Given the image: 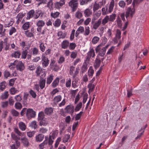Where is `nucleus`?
<instances>
[{
    "instance_id": "60",
    "label": "nucleus",
    "mask_w": 149,
    "mask_h": 149,
    "mask_svg": "<svg viewBox=\"0 0 149 149\" xmlns=\"http://www.w3.org/2000/svg\"><path fill=\"white\" fill-rule=\"evenodd\" d=\"M29 92L33 98L34 99L36 98L37 96V95L35 91H34L33 90L31 89L29 91Z\"/></svg>"
},
{
    "instance_id": "11",
    "label": "nucleus",
    "mask_w": 149,
    "mask_h": 149,
    "mask_svg": "<svg viewBox=\"0 0 149 149\" xmlns=\"http://www.w3.org/2000/svg\"><path fill=\"white\" fill-rule=\"evenodd\" d=\"M50 68L55 71H57L59 69V67L56 63L55 61L53 59H51L50 64Z\"/></svg>"
},
{
    "instance_id": "10",
    "label": "nucleus",
    "mask_w": 149,
    "mask_h": 149,
    "mask_svg": "<svg viewBox=\"0 0 149 149\" xmlns=\"http://www.w3.org/2000/svg\"><path fill=\"white\" fill-rule=\"evenodd\" d=\"M65 110L66 113L72 115L74 111V107L72 104L68 105L65 108Z\"/></svg>"
},
{
    "instance_id": "5",
    "label": "nucleus",
    "mask_w": 149,
    "mask_h": 149,
    "mask_svg": "<svg viewBox=\"0 0 149 149\" xmlns=\"http://www.w3.org/2000/svg\"><path fill=\"white\" fill-rule=\"evenodd\" d=\"M135 13L134 8H132L130 7H128L126 11L125 17L127 18L129 17L130 15L132 17Z\"/></svg>"
},
{
    "instance_id": "46",
    "label": "nucleus",
    "mask_w": 149,
    "mask_h": 149,
    "mask_svg": "<svg viewBox=\"0 0 149 149\" xmlns=\"http://www.w3.org/2000/svg\"><path fill=\"white\" fill-rule=\"evenodd\" d=\"M116 15L114 13H112L109 16V20L111 22H113L115 19Z\"/></svg>"
},
{
    "instance_id": "61",
    "label": "nucleus",
    "mask_w": 149,
    "mask_h": 149,
    "mask_svg": "<svg viewBox=\"0 0 149 149\" xmlns=\"http://www.w3.org/2000/svg\"><path fill=\"white\" fill-rule=\"evenodd\" d=\"M15 108L17 109H20L22 108L21 104L19 102H16L15 104Z\"/></svg>"
},
{
    "instance_id": "63",
    "label": "nucleus",
    "mask_w": 149,
    "mask_h": 149,
    "mask_svg": "<svg viewBox=\"0 0 149 149\" xmlns=\"http://www.w3.org/2000/svg\"><path fill=\"white\" fill-rule=\"evenodd\" d=\"M69 48L70 50H74L76 46V44L73 42L70 43L69 44Z\"/></svg>"
},
{
    "instance_id": "59",
    "label": "nucleus",
    "mask_w": 149,
    "mask_h": 149,
    "mask_svg": "<svg viewBox=\"0 0 149 149\" xmlns=\"http://www.w3.org/2000/svg\"><path fill=\"white\" fill-rule=\"evenodd\" d=\"M4 76L5 78L7 79L8 77H11L10 73L7 70H6L3 73Z\"/></svg>"
},
{
    "instance_id": "8",
    "label": "nucleus",
    "mask_w": 149,
    "mask_h": 149,
    "mask_svg": "<svg viewBox=\"0 0 149 149\" xmlns=\"http://www.w3.org/2000/svg\"><path fill=\"white\" fill-rule=\"evenodd\" d=\"M121 31L119 29H117L115 37L113 41L115 43H117L118 42H120V40L121 37Z\"/></svg>"
},
{
    "instance_id": "29",
    "label": "nucleus",
    "mask_w": 149,
    "mask_h": 149,
    "mask_svg": "<svg viewBox=\"0 0 149 149\" xmlns=\"http://www.w3.org/2000/svg\"><path fill=\"white\" fill-rule=\"evenodd\" d=\"M29 47H27L25 48V49L23 50L22 54V58L23 59H25L26 57V56L27 54V50L29 49Z\"/></svg>"
},
{
    "instance_id": "47",
    "label": "nucleus",
    "mask_w": 149,
    "mask_h": 149,
    "mask_svg": "<svg viewBox=\"0 0 149 149\" xmlns=\"http://www.w3.org/2000/svg\"><path fill=\"white\" fill-rule=\"evenodd\" d=\"M88 87L89 88L88 92L89 93L93 91L94 88V85L92 83H90L88 85Z\"/></svg>"
},
{
    "instance_id": "21",
    "label": "nucleus",
    "mask_w": 149,
    "mask_h": 149,
    "mask_svg": "<svg viewBox=\"0 0 149 149\" xmlns=\"http://www.w3.org/2000/svg\"><path fill=\"white\" fill-rule=\"evenodd\" d=\"M43 72V69L40 65H39L36 70L35 73L36 76L37 77L40 76L41 74Z\"/></svg>"
},
{
    "instance_id": "49",
    "label": "nucleus",
    "mask_w": 149,
    "mask_h": 149,
    "mask_svg": "<svg viewBox=\"0 0 149 149\" xmlns=\"http://www.w3.org/2000/svg\"><path fill=\"white\" fill-rule=\"evenodd\" d=\"M101 63L100 60L96 58L94 64V66L95 68H97L100 66Z\"/></svg>"
},
{
    "instance_id": "14",
    "label": "nucleus",
    "mask_w": 149,
    "mask_h": 149,
    "mask_svg": "<svg viewBox=\"0 0 149 149\" xmlns=\"http://www.w3.org/2000/svg\"><path fill=\"white\" fill-rule=\"evenodd\" d=\"M93 25V29L96 30L100 25L101 24V19H99L96 22L91 23Z\"/></svg>"
},
{
    "instance_id": "15",
    "label": "nucleus",
    "mask_w": 149,
    "mask_h": 149,
    "mask_svg": "<svg viewBox=\"0 0 149 149\" xmlns=\"http://www.w3.org/2000/svg\"><path fill=\"white\" fill-rule=\"evenodd\" d=\"M48 137L47 136L45 137V140L41 143L39 145V149H43L46 147L48 143Z\"/></svg>"
},
{
    "instance_id": "41",
    "label": "nucleus",
    "mask_w": 149,
    "mask_h": 149,
    "mask_svg": "<svg viewBox=\"0 0 149 149\" xmlns=\"http://www.w3.org/2000/svg\"><path fill=\"white\" fill-rule=\"evenodd\" d=\"M54 76L52 74H50L47 78V84H49L52 82Z\"/></svg>"
},
{
    "instance_id": "31",
    "label": "nucleus",
    "mask_w": 149,
    "mask_h": 149,
    "mask_svg": "<svg viewBox=\"0 0 149 149\" xmlns=\"http://www.w3.org/2000/svg\"><path fill=\"white\" fill-rule=\"evenodd\" d=\"M107 39L106 38H105L104 40L103 41V42L102 43V44H100L99 45L96 47L95 49V51L96 52H98L100 50V47L104 45L107 42Z\"/></svg>"
},
{
    "instance_id": "22",
    "label": "nucleus",
    "mask_w": 149,
    "mask_h": 149,
    "mask_svg": "<svg viewBox=\"0 0 149 149\" xmlns=\"http://www.w3.org/2000/svg\"><path fill=\"white\" fill-rule=\"evenodd\" d=\"M49 119L50 118H48L47 119H42V120H40L39 123V125L40 126H46L49 124L48 120H49Z\"/></svg>"
},
{
    "instance_id": "50",
    "label": "nucleus",
    "mask_w": 149,
    "mask_h": 149,
    "mask_svg": "<svg viewBox=\"0 0 149 149\" xmlns=\"http://www.w3.org/2000/svg\"><path fill=\"white\" fill-rule=\"evenodd\" d=\"M27 42L24 41H21L19 43V45L22 48V49L23 50V49H25V48L26 47H28L27 46ZM28 47H29V46Z\"/></svg>"
},
{
    "instance_id": "27",
    "label": "nucleus",
    "mask_w": 149,
    "mask_h": 149,
    "mask_svg": "<svg viewBox=\"0 0 149 149\" xmlns=\"http://www.w3.org/2000/svg\"><path fill=\"white\" fill-rule=\"evenodd\" d=\"M84 27L82 26H79L76 31L75 36L77 37L79 34L84 33Z\"/></svg>"
},
{
    "instance_id": "26",
    "label": "nucleus",
    "mask_w": 149,
    "mask_h": 149,
    "mask_svg": "<svg viewBox=\"0 0 149 149\" xmlns=\"http://www.w3.org/2000/svg\"><path fill=\"white\" fill-rule=\"evenodd\" d=\"M44 138V135L42 134H39L36 136V141L37 142H40L43 140Z\"/></svg>"
},
{
    "instance_id": "57",
    "label": "nucleus",
    "mask_w": 149,
    "mask_h": 149,
    "mask_svg": "<svg viewBox=\"0 0 149 149\" xmlns=\"http://www.w3.org/2000/svg\"><path fill=\"white\" fill-rule=\"evenodd\" d=\"M17 79L16 78H13L10 79L9 81V85L10 86H13L15 82V80Z\"/></svg>"
},
{
    "instance_id": "44",
    "label": "nucleus",
    "mask_w": 149,
    "mask_h": 149,
    "mask_svg": "<svg viewBox=\"0 0 149 149\" xmlns=\"http://www.w3.org/2000/svg\"><path fill=\"white\" fill-rule=\"evenodd\" d=\"M7 84L5 81L2 82L0 83V89L3 91L6 88Z\"/></svg>"
},
{
    "instance_id": "28",
    "label": "nucleus",
    "mask_w": 149,
    "mask_h": 149,
    "mask_svg": "<svg viewBox=\"0 0 149 149\" xmlns=\"http://www.w3.org/2000/svg\"><path fill=\"white\" fill-rule=\"evenodd\" d=\"M31 52L32 55L34 56L37 55L39 52L38 49L36 47H34L31 49Z\"/></svg>"
},
{
    "instance_id": "12",
    "label": "nucleus",
    "mask_w": 149,
    "mask_h": 149,
    "mask_svg": "<svg viewBox=\"0 0 149 149\" xmlns=\"http://www.w3.org/2000/svg\"><path fill=\"white\" fill-rule=\"evenodd\" d=\"M65 4V2L62 0H60L59 1H56L54 4V8L59 10Z\"/></svg>"
},
{
    "instance_id": "51",
    "label": "nucleus",
    "mask_w": 149,
    "mask_h": 149,
    "mask_svg": "<svg viewBox=\"0 0 149 149\" xmlns=\"http://www.w3.org/2000/svg\"><path fill=\"white\" fill-rule=\"evenodd\" d=\"M61 96L60 95H58L55 96L53 99L54 102L57 103L59 102L61 100Z\"/></svg>"
},
{
    "instance_id": "38",
    "label": "nucleus",
    "mask_w": 149,
    "mask_h": 149,
    "mask_svg": "<svg viewBox=\"0 0 149 149\" xmlns=\"http://www.w3.org/2000/svg\"><path fill=\"white\" fill-rule=\"evenodd\" d=\"M109 16L106 15L101 21V23L103 25H104L108 23L109 20Z\"/></svg>"
},
{
    "instance_id": "30",
    "label": "nucleus",
    "mask_w": 149,
    "mask_h": 149,
    "mask_svg": "<svg viewBox=\"0 0 149 149\" xmlns=\"http://www.w3.org/2000/svg\"><path fill=\"white\" fill-rule=\"evenodd\" d=\"M34 12V10H32L29 11L27 14L26 19H29L33 17Z\"/></svg>"
},
{
    "instance_id": "37",
    "label": "nucleus",
    "mask_w": 149,
    "mask_h": 149,
    "mask_svg": "<svg viewBox=\"0 0 149 149\" xmlns=\"http://www.w3.org/2000/svg\"><path fill=\"white\" fill-rule=\"evenodd\" d=\"M10 93L12 95H14L17 93L19 91L14 87H12L9 90Z\"/></svg>"
},
{
    "instance_id": "56",
    "label": "nucleus",
    "mask_w": 149,
    "mask_h": 149,
    "mask_svg": "<svg viewBox=\"0 0 149 149\" xmlns=\"http://www.w3.org/2000/svg\"><path fill=\"white\" fill-rule=\"evenodd\" d=\"M82 104L81 102H80L76 106L75 108V111H79L82 107Z\"/></svg>"
},
{
    "instance_id": "9",
    "label": "nucleus",
    "mask_w": 149,
    "mask_h": 149,
    "mask_svg": "<svg viewBox=\"0 0 149 149\" xmlns=\"http://www.w3.org/2000/svg\"><path fill=\"white\" fill-rule=\"evenodd\" d=\"M95 56V54L94 50L93 48L91 49L87 53V55L86 57V62H88L91 56L94 57Z\"/></svg>"
},
{
    "instance_id": "53",
    "label": "nucleus",
    "mask_w": 149,
    "mask_h": 149,
    "mask_svg": "<svg viewBox=\"0 0 149 149\" xmlns=\"http://www.w3.org/2000/svg\"><path fill=\"white\" fill-rule=\"evenodd\" d=\"M29 126L33 128L34 129L37 127V122L36 121H33L30 123Z\"/></svg>"
},
{
    "instance_id": "52",
    "label": "nucleus",
    "mask_w": 149,
    "mask_h": 149,
    "mask_svg": "<svg viewBox=\"0 0 149 149\" xmlns=\"http://www.w3.org/2000/svg\"><path fill=\"white\" fill-rule=\"evenodd\" d=\"M45 117V115L44 112L41 111L39 112L38 114V120H41L43 119Z\"/></svg>"
},
{
    "instance_id": "62",
    "label": "nucleus",
    "mask_w": 149,
    "mask_h": 149,
    "mask_svg": "<svg viewBox=\"0 0 149 149\" xmlns=\"http://www.w3.org/2000/svg\"><path fill=\"white\" fill-rule=\"evenodd\" d=\"M59 14V12H56L54 13L52 12L50 14V15L51 17L55 18L58 16Z\"/></svg>"
},
{
    "instance_id": "36",
    "label": "nucleus",
    "mask_w": 149,
    "mask_h": 149,
    "mask_svg": "<svg viewBox=\"0 0 149 149\" xmlns=\"http://www.w3.org/2000/svg\"><path fill=\"white\" fill-rule=\"evenodd\" d=\"M75 17L78 19H81L83 16V14L81 11H77L75 13Z\"/></svg>"
},
{
    "instance_id": "48",
    "label": "nucleus",
    "mask_w": 149,
    "mask_h": 149,
    "mask_svg": "<svg viewBox=\"0 0 149 149\" xmlns=\"http://www.w3.org/2000/svg\"><path fill=\"white\" fill-rule=\"evenodd\" d=\"M30 26V23L29 22L25 23L22 26V28L24 30L28 29Z\"/></svg>"
},
{
    "instance_id": "42",
    "label": "nucleus",
    "mask_w": 149,
    "mask_h": 149,
    "mask_svg": "<svg viewBox=\"0 0 149 149\" xmlns=\"http://www.w3.org/2000/svg\"><path fill=\"white\" fill-rule=\"evenodd\" d=\"M14 131L19 136H22L24 135V133L20 132L17 128H15Z\"/></svg>"
},
{
    "instance_id": "64",
    "label": "nucleus",
    "mask_w": 149,
    "mask_h": 149,
    "mask_svg": "<svg viewBox=\"0 0 149 149\" xmlns=\"http://www.w3.org/2000/svg\"><path fill=\"white\" fill-rule=\"evenodd\" d=\"M70 135L69 134H66L64 135L63 138V142L65 143L68 141L70 139Z\"/></svg>"
},
{
    "instance_id": "17",
    "label": "nucleus",
    "mask_w": 149,
    "mask_h": 149,
    "mask_svg": "<svg viewBox=\"0 0 149 149\" xmlns=\"http://www.w3.org/2000/svg\"><path fill=\"white\" fill-rule=\"evenodd\" d=\"M69 42L67 40H63L61 43V47L62 49H67L69 46Z\"/></svg>"
},
{
    "instance_id": "3",
    "label": "nucleus",
    "mask_w": 149,
    "mask_h": 149,
    "mask_svg": "<svg viewBox=\"0 0 149 149\" xmlns=\"http://www.w3.org/2000/svg\"><path fill=\"white\" fill-rule=\"evenodd\" d=\"M46 74V72H44L40 77V79L39 82V84L40 87L41 89H42L45 86L46 80L44 79L43 78L45 76Z\"/></svg>"
},
{
    "instance_id": "54",
    "label": "nucleus",
    "mask_w": 149,
    "mask_h": 149,
    "mask_svg": "<svg viewBox=\"0 0 149 149\" xmlns=\"http://www.w3.org/2000/svg\"><path fill=\"white\" fill-rule=\"evenodd\" d=\"M61 23V21L60 19H57L55 21V22L53 23V25L56 27H58L59 26Z\"/></svg>"
},
{
    "instance_id": "20",
    "label": "nucleus",
    "mask_w": 149,
    "mask_h": 149,
    "mask_svg": "<svg viewBox=\"0 0 149 149\" xmlns=\"http://www.w3.org/2000/svg\"><path fill=\"white\" fill-rule=\"evenodd\" d=\"M109 46V45H107L103 48L100 51L99 54L100 56L103 57L104 56L105 54L106 50L108 48Z\"/></svg>"
},
{
    "instance_id": "40",
    "label": "nucleus",
    "mask_w": 149,
    "mask_h": 149,
    "mask_svg": "<svg viewBox=\"0 0 149 149\" xmlns=\"http://www.w3.org/2000/svg\"><path fill=\"white\" fill-rule=\"evenodd\" d=\"M101 7V6L98 3L95 2L93 6V10L94 12L97 10L99 8Z\"/></svg>"
},
{
    "instance_id": "25",
    "label": "nucleus",
    "mask_w": 149,
    "mask_h": 149,
    "mask_svg": "<svg viewBox=\"0 0 149 149\" xmlns=\"http://www.w3.org/2000/svg\"><path fill=\"white\" fill-rule=\"evenodd\" d=\"M21 55L20 52L19 51H14L10 55L12 57H14L16 58H19Z\"/></svg>"
},
{
    "instance_id": "34",
    "label": "nucleus",
    "mask_w": 149,
    "mask_h": 149,
    "mask_svg": "<svg viewBox=\"0 0 149 149\" xmlns=\"http://www.w3.org/2000/svg\"><path fill=\"white\" fill-rule=\"evenodd\" d=\"M59 81V78L58 77L56 78L52 83V86L54 88H55L57 86L58 84Z\"/></svg>"
},
{
    "instance_id": "16",
    "label": "nucleus",
    "mask_w": 149,
    "mask_h": 149,
    "mask_svg": "<svg viewBox=\"0 0 149 149\" xmlns=\"http://www.w3.org/2000/svg\"><path fill=\"white\" fill-rule=\"evenodd\" d=\"M20 140L21 141L22 143L24 146L28 147L29 146V142L27 138L24 137L21 138Z\"/></svg>"
},
{
    "instance_id": "2",
    "label": "nucleus",
    "mask_w": 149,
    "mask_h": 149,
    "mask_svg": "<svg viewBox=\"0 0 149 149\" xmlns=\"http://www.w3.org/2000/svg\"><path fill=\"white\" fill-rule=\"evenodd\" d=\"M57 134V133L54 131H53L50 133L48 142L49 145H51L54 142V139L56 137Z\"/></svg>"
},
{
    "instance_id": "33",
    "label": "nucleus",
    "mask_w": 149,
    "mask_h": 149,
    "mask_svg": "<svg viewBox=\"0 0 149 149\" xmlns=\"http://www.w3.org/2000/svg\"><path fill=\"white\" fill-rule=\"evenodd\" d=\"M29 95V94L26 92H24V96L23 97V104H26V102L27 100V99Z\"/></svg>"
},
{
    "instance_id": "55",
    "label": "nucleus",
    "mask_w": 149,
    "mask_h": 149,
    "mask_svg": "<svg viewBox=\"0 0 149 149\" xmlns=\"http://www.w3.org/2000/svg\"><path fill=\"white\" fill-rule=\"evenodd\" d=\"M39 48L42 52H44L46 49V47L43 43L41 42L39 45Z\"/></svg>"
},
{
    "instance_id": "32",
    "label": "nucleus",
    "mask_w": 149,
    "mask_h": 149,
    "mask_svg": "<svg viewBox=\"0 0 149 149\" xmlns=\"http://www.w3.org/2000/svg\"><path fill=\"white\" fill-rule=\"evenodd\" d=\"M53 3L52 0H49L47 3V6L50 10H53Z\"/></svg>"
},
{
    "instance_id": "35",
    "label": "nucleus",
    "mask_w": 149,
    "mask_h": 149,
    "mask_svg": "<svg viewBox=\"0 0 149 149\" xmlns=\"http://www.w3.org/2000/svg\"><path fill=\"white\" fill-rule=\"evenodd\" d=\"M33 31L31 32L29 30L26 31L24 32L25 34L28 38H31L33 36Z\"/></svg>"
},
{
    "instance_id": "7",
    "label": "nucleus",
    "mask_w": 149,
    "mask_h": 149,
    "mask_svg": "<svg viewBox=\"0 0 149 149\" xmlns=\"http://www.w3.org/2000/svg\"><path fill=\"white\" fill-rule=\"evenodd\" d=\"M41 61L42 67L45 68L47 67L49 63V60L46 56L42 55L41 58Z\"/></svg>"
},
{
    "instance_id": "39",
    "label": "nucleus",
    "mask_w": 149,
    "mask_h": 149,
    "mask_svg": "<svg viewBox=\"0 0 149 149\" xmlns=\"http://www.w3.org/2000/svg\"><path fill=\"white\" fill-rule=\"evenodd\" d=\"M86 62H85L83 64V65L82 66L81 68V72L82 73H84L85 72H86L87 70V64H86Z\"/></svg>"
},
{
    "instance_id": "18",
    "label": "nucleus",
    "mask_w": 149,
    "mask_h": 149,
    "mask_svg": "<svg viewBox=\"0 0 149 149\" xmlns=\"http://www.w3.org/2000/svg\"><path fill=\"white\" fill-rule=\"evenodd\" d=\"M114 5V0H112L110 3L108 11H107V13H110L113 11Z\"/></svg>"
},
{
    "instance_id": "4",
    "label": "nucleus",
    "mask_w": 149,
    "mask_h": 149,
    "mask_svg": "<svg viewBox=\"0 0 149 149\" xmlns=\"http://www.w3.org/2000/svg\"><path fill=\"white\" fill-rule=\"evenodd\" d=\"M36 115V112L32 109H27L26 116L29 119L34 118Z\"/></svg>"
},
{
    "instance_id": "43",
    "label": "nucleus",
    "mask_w": 149,
    "mask_h": 149,
    "mask_svg": "<svg viewBox=\"0 0 149 149\" xmlns=\"http://www.w3.org/2000/svg\"><path fill=\"white\" fill-rule=\"evenodd\" d=\"M92 0H79L80 4L81 5H84L91 2Z\"/></svg>"
},
{
    "instance_id": "19",
    "label": "nucleus",
    "mask_w": 149,
    "mask_h": 149,
    "mask_svg": "<svg viewBox=\"0 0 149 149\" xmlns=\"http://www.w3.org/2000/svg\"><path fill=\"white\" fill-rule=\"evenodd\" d=\"M84 14L85 17H89L92 15V12L91 9L87 8L84 11Z\"/></svg>"
},
{
    "instance_id": "23",
    "label": "nucleus",
    "mask_w": 149,
    "mask_h": 149,
    "mask_svg": "<svg viewBox=\"0 0 149 149\" xmlns=\"http://www.w3.org/2000/svg\"><path fill=\"white\" fill-rule=\"evenodd\" d=\"M53 109L51 107L45 108L44 112L45 114L48 115H51L53 112Z\"/></svg>"
},
{
    "instance_id": "45",
    "label": "nucleus",
    "mask_w": 149,
    "mask_h": 149,
    "mask_svg": "<svg viewBox=\"0 0 149 149\" xmlns=\"http://www.w3.org/2000/svg\"><path fill=\"white\" fill-rule=\"evenodd\" d=\"M9 95L8 92L5 91L1 95V98L2 100L6 99L8 97Z\"/></svg>"
},
{
    "instance_id": "6",
    "label": "nucleus",
    "mask_w": 149,
    "mask_h": 149,
    "mask_svg": "<svg viewBox=\"0 0 149 149\" xmlns=\"http://www.w3.org/2000/svg\"><path fill=\"white\" fill-rule=\"evenodd\" d=\"M45 22L42 20H39L36 22V25L37 26V30L38 32L40 33L42 28L45 25Z\"/></svg>"
},
{
    "instance_id": "13",
    "label": "nucleus",
    "mask_w": 149,
    "mask_h": 149,
    "mask_svg": "<svg viewBox=\"0 0 149 149\" xmlns=\"http://www.w3.org/2000/svg\"><path fill=\"white\" fill-rule=\"evenodd\" d=\"M17 65H16V67L17 70L20 71H23L25 68L24 64L21 61H18L17 63Z\"/></svg>"
},
{
    "instance_id": "24",
    "label": "nucleus",
    "mask_w": 149,
    "mask_h": 149,
    "mask_svg": "<svg viewBox=\"0 0 149 149\" xmlns=\"http://www.w3.org/2000/svg\"><path fill=\"white\" fill-rule=\"evenodd\" d=\"M19 128L22 131H25L26 128V126L25 123L22 122H20L18 123Z\"/></svg>"
},
{
    "instance_id": "58",
    "label": "nucleus",
    "mask_w": 149,
    "mask_h": 149,
    "mask_svg": "<svg viewBox=\"0 0 149 149\" xmlns=\"http://www.w3.org/2000/svg\"><path fill=\"white\" fill-rule=\"evenodd\" d=\"M100 38L98 37L95 36L93 37L92 39V42L93 44H96L100 40Z\"/></svg>"
},
{
    "instance_id": "1",
    "label": "nucleus",
    "mask_w": 149,
    "mask_h": 149,
    "mask_svg": "<svg viewBox=\"0 0 149 149\" xmlns=\"http://www.w3.org/2000/svg\"><path fill=\"white\" fill-rule=\"evenodd\" d=\"M78 0H71L68 3V5L72 9V12L75 11L78 8Z\"/></svg>"
}]
</instances>
